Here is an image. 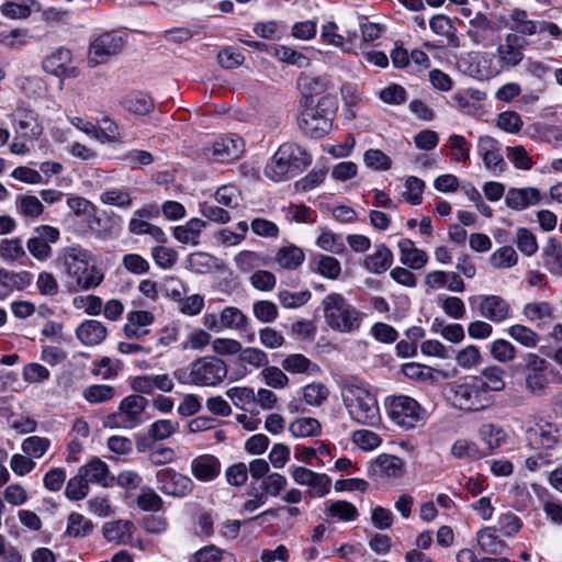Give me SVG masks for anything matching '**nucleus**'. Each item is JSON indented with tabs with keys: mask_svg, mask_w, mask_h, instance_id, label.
Wrapping results in <instances>:
<instances>
[{
	"mask_svg": "<svg viewBox=\"0 0 562 562\" xmlns=\"http://www.w3.org/2000/svg\"><path fill=\"white\" fill-rule=\"evenodd\" d=\"M325 324L339 334H353L360 330L366 313L350 303L344 294L331 292L321 302Z\"/></svg>",
	"mask_w": 562,
	"mask_h": 562,
	"instance_id": "nucleus-1",
	"label": "nucleus"
},
{
	"mask_svg": "<svg viewBox=\"0 0 562 562\" xmlns=\"http://www.w3.org/2000/svg\"><path fill=\"white\" fill-rule=\"evenodd\" d=\"M442 393L454 408L468 413L483 411L492 404L491 395L483 389V379L479 376L449 382Z\"/></svg>",
	"mask_w": 562,
	"mask_h": 562,
	"instance_id": "nucleus-2",
	"label": "nucleus"
},
{
	"mask_svg": "<svg viewBox=\"0 0 562 562\" xmlns=\"http://www.w3.org/2000/svg\"><path fill=\"white\" fill-rule=\"evenodd\" d=\"M337 102L333 95H323L316 103L302 106L297 117L301 132L311 138H322L333 128Z\"/></svg>",
	"mask_w": 562,
	"mask_h": 562,
	"instance_id": "nucleus-3",
	"label": "nucleus"
},
{
	"mask_svg": "<svg viewBox=\"0 0 562 562\" xmlns=\"http://www.w3.org/2000/svg\"><path fill=\"white\" fill-rule=\"evenodd\" d=\"M227 372L224 360L215 356H205L194 360L189 368L175 370L173 376L180 384L215 386L226 378Z\"/></svg>",
	"mask_w": 562,
	"mask_h": 562,
	"instance_id": "nucleus-4",
	"label": "nucleus"
},
{
	"mask_svg": "<svg viewBox=\"0 0 562 562\" xmlns=\"http://www.w3.org/2000/svg\"><path fill=\"white\" fill-rule=\"evenodd\" d=\"M92 255L80 246L66 249L64 265L69 277L74 278L80 290L87 291L101 284L104 279L100 269L91 265Z\"/></svg>",
	"mask_w": 562,
	"mask_h": 562,
	"instance_id": "nucleus-5",
	"label": "nucleus"
},
{
	"mask_svg": "<svg viewBox=\"0 0 562 562\" xmlns=\"http://www.w3.org/2000/svg\"><path fill=\"white\" fill-rule=\"evenodd\" d=\"M551 364L538 353L527 352L520 361L513 366L515 373L524 375L525 389L533 396H542L550 384L549 370Z\"/></svg>",
	"mask_w": 562,
	"mask_h": 562,
	"instance_id": "nucleus-6",
	"label": "nucleus"
},
{
	"mask_svg": "<svg viewBox=\"0 0 562 562\" xmlns=\"http://www.w3.org/2000/svg\"><path fill=\"white\" fill-rule=\"evenodd\" d=\"M353 420L367 426H375L380 422V411L375 396L368 390L352 386L344 398Z\"/></svg>",
	"mask_w": 562,
	"mask_h": 562,
	"instance_id": "nucleus-7",
	"label": "nucleus"
},
{
	"mask_svg": "<svg viewBox=\"0 0 562 562\" xmlns=\"http://www.w3.org/2000/svg\"><path fill=\"white\" fill-rule=\"evenodd\" d=\"M148 406V400L139 394L125 396L117 408V412L109 414L103 425L106 428L133 429L144 423V413Z\"/></svg>",
	"mask_w": 562,
	"mask_h": 562,
	"instance_id": "nucleus-8",
	"label": "nucleus"
},
{
	"mask_svg": "<svg viewBox=\"0 0 562 562\" xmlns=\"http://www.w3.org/2000/svg\"><path fill=\"white\" fill-rule=\"evenodd\" d=\"M385 409L390 419L406 430L415 428L426 418L425 408L415 398L407 395L387 397Z\"/></svg>",
	"mask_w": 562,
	"mask_h": 562,
	"instance_id": "nucleus-9",
	"label": "nucleus"
},
{
	"mask_svg": "<svg viewBox=\"0 0 562 562\" xmlns=\"http://www.w3.org/2000/svg\"><path fill=\"white\" fill-rule=\"evenodd\" d=\"M201 156L213 162L227 164L244 153V142L236 135H222L200 149Z\"/></svg>",
	"mask_w": 562,
	"mask_h": 562,
	"instance_id": "nucleus-10",
	"label": "nucleus"
},
{
	"mask_svg": "<svg viewBox=\"0 0 562 562\" xmlns=\"http://www.w3.org/2000/svg\"><path fill=\"white\" fill-rule=\"evenodd\" d=\"M125 40L116 32H105L99 35L89 47V63L93 66L106 63L124 47Z\"/></svg>",
	"mask_w": 562,
	"mask_h": 562,
	"instance_id": "nucleus-11",
	"label": "nucleus"
},
{
	"mask_svg": "<svg viewBox=\"0 0 562 562\" xmlns=\"http://www.w3.org/2000/svg\"><path fill=\"white\" fill-rule=\"evenodd\" d=\"M157 487L166 495L173 497L188 496L194 486L193 481L171 468H165L157 472Z\"/></svg>",
	"mask_w": 562,
	"mask_h": 562,
	"instance_id": "nucleus-12",
	"label": "nucleus"
},
{
	"mask_svg": "<svg viewBox=\"0 0 562 562\" xmlns=\"http://www.w3.org/2000/svg\"><path fill=\"white\" fill-rule=\"evenodd\" d=\"M60 238V232L57 227L50 225H41L34 229L27 243L29 252L38 261H46L52 256V244Z\"/></svg>",
	"mask_w": 562,
	"mask_h": 562,
	"instance_id": "nucleus-13",
	"label": "nucleus"
},
{
	"mask_svg": "<svg viewBox=\"0 0 562 562\" xmlns=\"http://www.w3.org/2000/svg\"><path fill=\"white\" fill-rule=\"evenodd\" d=\"M16 134L29 140L37 139L43 133V126L35 111L24 105L16 106L10 115Z\"/></svg>",
	"mask_w": 562,
	"mask_h": 562,
	"instance_id": "nucleus-14",
	"label": "nucleus"
},
{
	"mask_svg": "<svg viewBox=\"0 0 562 562\" xmlns=\"http://www.w3.org/2000/svg\"><path fill=\"white\" fill-rule=\"evenodd\" d=\"M528 42L520 35L508 33L503 44L497 47V58L501 69H512L524 59V48Z\"/></svg>",
	"mask_w": 562,
	"mask_h": 562,
	"instance_id": "nucleus-15",
	"label": "nucleus"
},
{
	"mask_svg": "<svg viewBox=\"0 0 562 562\" xmlns=\"http://www.w3.org/2000/svg\"><path fill=\"white\" fill-rule=\"evenodd\" d=\"M71 60V50L66 47H59L43 59L42 68L45 72L58 78H72L77 76V69L70 67Z\"/></svg>",
	"mask_w": 562,
	"mask_h": 562,
	"instance_id": "nucleus-16",
	"label": "nucleus"
},
{
	"mask_svg": "<svg viewBox=\"0 0 562 562\" xmlns=\"http://www.w3.org/2000/svg\"><path fill=\"white\" fill-rule=\"evenodd\" d=\"M477 154L482 158L486 169L502 173L506 169V162L501 153V144L492 136H480L477 140Z\"/></svg>",
	"mask_w": 562,
	"mask_h": 562,
	"instance_id": "nucleus-17",
	"label": "nucleus"
},
{
	"mask_svg": "<svg viewBox=\"0 0 562 562\" xmlns=\"http://www.w3.org/2000/svg\"><path fill=\"white\" fill-rule=\"evenodd\" d=\"M560 431L559 428L551 424H538L535 428L527 431L529 445L538 450L549 451L553 449L559 442Z\"/></svg>",
	"mask_w": 562,
	"mask_h": 562,
	"instance_id": "nucleus-18",
	"label": "nucleus"
},
{
	"mask_svg": "<svg viewBox=\"0 0 562 562\" xmlns=\"http://www.w3.org/2000/svg\"><path fill=\"white\" fill-rule=\"evenodd\" d=\"M479 311L482 317L502 323L510 316V304L499 295L482 296Z\"/></svg>",
	"mask_w": 562,
	"mask_h": 562,
	"instance_id": "nucleus-19",
	"label": "nucleus"
},
{
	"mask_svg": "<svg viewBox=\"0 0 562 562\" xmlns=\"http://www.w3.org/2000/svg\"><path fill=\"white\" fill-rule=\"evenodd\" d=\"M297 88L301 91V106L315 103V97L326 95L327 81L323 77H314L307 74H301L297 78Z\"/></svg>",
	"mask_w": 562,
	"mask_h": 562,
	"instance_id": "nucleus-20",
	"label": "nucleus"
},
{
	"mask_svg": "<svg viewBox=\"0 0 562 562\" xmlns=\"http://www.w3.org/2000/svg\"><path fill=\"white\" fill-rule=\"evenodd\" d=\"M541 200V193L537 188H510L505 195V204L515 211H521L530 205H536Z\"/></svg>",
	"mask_w": 562,
	"mask_h": 562,
	"instance_id": "nucleus-21",
	"label": "nucleus"
},
{
	"mask_svg": "<svg viewBox=\"0 0 562 562\" xmlns=\"http://www.w3.org/2000/svg\"><path fill=\"white\" fill-rule=\"evenodd\" d=\"M402 373L409 380L416 382L438 383L448 378V373L418 362H408L402 366Z\"/></svg>",
	"mask_w": 562,
	"mask_h": 562,
	"instance_id": "nucleus-22",
	"label": "nucleus"
},
{
	"mask_svg": "<svg viewBox=\"0 0 562 562\" xmlns=\"http://www.w3.org/2000/svg\"><path fill=\"white\" fill-rule=\"evenodd\" d=\"M88 483L99 484L104 487L112 486L114 476H110L109 467L99 458L92 459L78 470Z\"/></svg>",
	"mask_w": 562,
	"mask_h": 562,
	"instance_id": "nucleus-23",
	"label": "nucleus"
},
{
	"mask_svg": "<svg viewBox=\"0 0 562 562\" xmlns=\"http://www.w3.org/2000/svg\"><path fill=\"white\" fill-rule=\"evenodd\" d=\"M192 474L201 482L215 480L221 473V462L212 454H202L191 463Z\"/></svg>",
	"mask_w": 562,
	"mask_h": 562,
	"instance_id": "nucleus-24",
	"label": "nucleus"
},
{
	"mask_svg": "<svg viewBox=\"0 0 562 562\" xmlns=\"http://www.w3.org/2000/svg\"><path fill=\"white\" fill-rule=\"evenodd\" d=\"M542 265L546 270L555 277H562V243L550 237L542 248Z\"/></svg>",
	"mask_w": 562,
	"mask_h": 562,
	"instance_id": "nucleus-25",
	"label": "nucleus"
},
{
	"mask_svg": "<svg viewBox=\"0 0 562 562\" xmlns=\"http://www.w3.org/2000/svg\"><path fill=\"white\" fill-rule=\"evenodd\" d=\"M400 250V261L402 265L418 270L428 261V255L425 250L416 248L415 243L409 238H403L397 244Z\"/></svg>",
	"mask_w": 562,
	"mask_h": 562,
	"instance_id": "nucleus-26",
	"label": "nucleus"
},
{
	"mask_svg": "<svg viewBox=\"0 0 562 562\" xmlns=\"http://www.w3.org/2000/svg\"><path fill=\"white\" fill-rule=\"evenodd\" d=\"M106 327L95 319H87L76 329L77 338L86 346L100 345L106 338Z\"/></svg>",
	"mask_w": 562,
	"mask_h": 562,
	"instance_id": "nucleus-27",
	"label": "nucleus"
},
{
	"mask_svg": "<svg viewBox=\"0 0 562 562\" xmlns=\"http://www.w3.org/2000/svg\"><path fill=\"white\" fill-rule=\"evenodd\" d=\"M288 148H279L265 168V175L273 181H282L297 173H294L289 161L284 159Z\"/></svg>",
	"mask_w": 562,
	"mask_h": 562,
	"instance_id": "nucleus-28",
	"label": "nucleus"
},
{
	"mask_svg": "<svg viewBox=\"0 0 562 562\" xmlns=\"http://www.w3.org/2000/svg\"><path fill=\"white\" fill-rule=\"evenodd\" d=\"M392 263L393 254L384 244L376 245L374 252L368 255L363 260L364 268L374 274L384 273L391 268Z\"/></svg>",
	"mask_w": 562,
	"mask_h": 562,
	"instance_id": "nucleus-29",
	"label": "nucleus"
},
{
	"mask_svg": "<svg viewBox=\"0 0 562 562\" xmlns=\"http://www.w3.org/2000/svg\"><path fill=\"white\" fill-rule=\"evenodd\" d=\"M431 31L440 36H445L448 41V46L458 48L460 47V40L457 35V29L450 18L443 14H436L429 21Z\"/></svg>",
	"mask_w": 562,
	"mask_h": 562,
	"instance_id": "nucleus-30",
	"label": "nucleus"
},
{
	"mask_svg": "<svg viewBox=\"0 0 562 562\" xmlns=\"http://www.w3.org/2000/svg\"><path fill=\"white\" fill-rule=\"evenodd\" d=\"M207 223L200 218H191L184 225L173 228V237L182 244L198 245L202 231Z\"/></svg>",
	"mask_w": 562,
	"mask_h": 562,
	"instance_id": "nucleus-31",
	"label": "nucleus"
},
{
	"mask_svg": "<svg viewBox=\"0 0 562 562\" xmlns=\"http://www.w3.org/2000/svg\"><path fill=\"white\" fill-rule=\"evenodd\" d=\"M89 229L100 239L112 238L116 234L113 218L105 213L97 214L94 210L87 218Z\"/></svg>",
	"mask_w": 562,
	"mask_h": 562,
	"instance_id": "nucleus-32",
	"label": "nucleus"
},
{
	"mask_svg": "<svg viewBox=\"0 0 562 562\" xmlns=\"http://www.w3.org/2000/svg\"><path fill=\"white\" fill-rule=\"evenodd\" d=\"M311 265L318 274L329 280H337L341 274L339 260L328 255H314L311 259Z\"/></svg>",
	"mask_w": 562,
	"mask_h": 562,
	"instance_id": "nucleus-33",
	"label": "nucleus"
},
{
	"mask_svg": "<svg viewBox=\"0 0 562 562\" xmlns=\"http://www.w3.org/2000/svg\"><path fill=\"white\" fill-rule=\"evenodd\" d=\"M33 281V274L29 271L13 272L0 269V285L9 294L10 292L26 289Z\"/></svg>",
	"mask_w": 562,
	"mask_h": 562,
	"instance_id": "nucleus-34",
	"label": "nucleus"
},
{
	"mask_svg": "<svg viewBox=\"0 0 562 562\" xmlns=\"http://www.w3.org/2000/svg\"><path fill=\"white\" fill-rule=\"evenodd\" d=\"M281 367L291 374H312L319 371V367L302 353L286 356L282 360Z\"/></svg>",
	"mask_w": 562,
	"mask_h": 562,
	"instance_id": "nucleus-35",
	"label": "nucleus"
},
{
	"mask_svg": "<svg viewBox=\"0 0 562 562\" xmlns=\"http://www.w3.org/2000/svg\"><path fill=\"white\" fill-rule=\"evenodd\" d=\"M279 148H288L284 159L289 161L294 173H300L312 164V156L295 143H284Z\"/></svg>",
	"mask_w": 562,
	"mask_h": 562,
	"instance_id": "nucleus-36",
	"label": "nucleus"
},
{
	"mask_svg": "<svg viewBox=\"0 0 562 562\" xmlns=\"http://www.w3.org/2000/svg\"><path fill=\"white\" fill-rule=\"evenodd\" d=\"M159 214L158 209L155 205H146L134 212V216L128 223V231L133 235L147 234L150 223L148 220L156 217Z\"/></svg>",
	"mask_w": 562,
	"mask_h": 562,
	"instance_id": "nucleus-37",
	"label": "nucleus"
},
{
	"mask_svg": "<svg viewBox=\"0 0 562 562\" xmlns=\"http://www.w3.org/2000/svg\"><path fill=\"white\" fill-rule=\"evenodd\" d=\"M122 105L126 111L136 115H146L155 108L153 98L143 92L126 95Z\"/></svg>",
	"mask_w": 562,
	"mask_h": 562,
	"instance_id": "nucleus-38",
	"label": "nucleus"
},
{
	"mask_svg": "<svg viewBox=\"0 0 562 562\" xmlns=\"http://www.w3.org/2000/svg\"><path fill=\"white\" fill-rule=\"evenodd\" d=\"M304 259V251L294 245L281 247L276 254V261L280 267L288 270L299 268L303 263Z\"/></svg>",
	"mask_w": 562,
	"mask_h": 562,
	"instance_id": "nucleus-39",
	"label": "nucleus"
},
{
	"mask_svg": "<svg viewBox=\"0 0 562 562\" xmlns=\"http://www.w3.org/2000/svg\"><path fill=\"white\" fill-rule=\"evenodd\" d=\"M477 543L484 552L491 554H501L507 547L493 527H486L477 532Z\"/></svg>",
	"mask_w": 562,
	"mask_h": 562,
	"instance_id": "nucleus-40",
	"label": "nucleus"
},
{
	"mask_svg": "<svg viewBox=\"0 0 562 562\" xmlns=\"http://www.w3.org/2000/svg\"><path fill=\"white\" fill-rule=\"evenodd\" d=\"M509 18L513 22L510 29L515 34L530 36L538 33L539 22L529 20L526 10L515 8L510 11Z\"/></svg>",
	"mask_w": 562,
	"mask_h": 562,
	"instance_id": "nucleus-41",
	"label": "nucleus"
},
{
	"mask_svg": "<svg viewBox=\"0 0 562 562\" xmlns=\"http://www.w3.org/2000/svg\"><path fill=\"white\" fill-rule=\"evenodd\" d=\"M220 323L223 328L246 331L248 328V317L235 306H226L220 314Z\"/></svg>",
	"mask_w": 562,
	"mask_h": 562,
	"instance_id": "nucleus-42",
	"label": "nucleus"
},
{
	"mask_svg": "<svg viewBox=\"0 0 562 562\" xmlns=\"http://www.w3.org/2000/svg\"><path fill=\"white\" fill-rule=\"evenodd\" d=\"M480 439L486 445L490 452L498 449L507 439L505 430L494 424H484L479 430Z\"/></svg>",
	"mask_w": 562,
	"mask_h": 562,
	"instance_id": "nucleus-43",
	"label": "nucleus"
},
{
	"mask_svg": "<svg viewBox=\"0 0 562 562\" xmlns=\"http://www.w3.org/2000/svg\"><path fill=\"white\" fill-rule=\"evenodd\" d=\"M93 528L94 525L90 519L86 518L82 514L74 512L68 516L65 536L85 538L92 532Z\"/></svg>",
	"mask_w": 562,
	"mask_h": 562,
	"instance_id": "nucleus-44",
	"label": "nucleus"
},
{
	"mask_svg": "<svg viewBox=\"0 0 562 562\" xmlns=\"http://www.w3.org/2000/svg\"><path fill=\"white\" fill-rule=\"evenodd\" d=\"M0 258L4 261H19L21 265L30 261L20 238L3 239L0 243Z\"/></svg>",
	"mask_w": 562,
	"mask_h": 562,
	"instance_id": "nucleus-45",
	"label": "nucleus"
},
{
	"mask_svg": "<svg viewBox=\"0 0 562 562\" xmlns=\"http://www.w3.org/2000/svg\"><path fill=\"white\" fill-rule=\"evenodd\" d=\"M18 213L26 218L35 220L44 212V205L35 195L20 194L15 199Z\"/></svg>",
	"mask_w": 562,
	"mask_h": 562,
	"instance_id": "nucleus-46",
	"label": "nucleus"
},
{
	"mask_svg": "<svg viewBox=\"0 0 562 562\" xmlns=\"http://www.w3.org/2000/svg\"><path fill=\"white\" fill-rule=\"evenodd\" d=\"M289 430L292 436L297 438L316 437L321 435L322 426L316 418L302 417L293 420L289 426Z\"/></svg>",
	"mask_w": 562,
	"mask_h": 562,
	"instance_id": "nucleus-47",
	"label": "nucleus"
},
{
	"mask_svg": "<svg viewBox=\"0 0 562 562\" xmlns=\"http://www.w3.org/2000/svg\"><path fill=\"white\" fill-rule=\"evenodd\" d=\"M446 147L450 149L449 157L454 162H465L470 159L471 144L464 136L452 134L448 137Z\"/></svg>",
	"mask_w": 562,
	"mask_h": 562,
	"instance_id": "nucleus-48",
	"label": "nucleus"
},
{
	"mask_svg": "<svg viewBox=\"0 0 562 562\" xmlns=\"http://www.w3.org/2000/svg\"><path fill=\"white\" fill-rule=\"evenodd\" d=\"M374 467L389 477H401L404 474V462L401 458L391 454H381L375 459ZM376 472V469H374Z\"/></svg>",
	"mask_w": 562,
	"mask_h": 562,
	"instance_id": "nucleus-49",
	"label": "nucleus"
},
{
	"mask_svg": "<svg viewBox=\"0 0 562 562\" xmlns=\"http://www.w3.org/2000/svg\"><path fill=\"white\" fill-rule=\"evenodd\" d=\"M269 54L279 60L297 67H306L310 65L308 58L301 52L283 45H271Z\"/></svg>",
	"mask_w": 562,
	"mask_h": 562,
	"instance_id": "nucleus-50",
	"label": "nucleus"
},
{
	"mask_svg": "<svg viewBox=\"0 0 562 562\" xmlns=\"http://www.w3.org/2000/svg\"><path fill=\"white\" fill-rule=\"evenodd\" d=\"M82 396L90 404H102L116 396V389L106 384H92L83 390Z\"/></svg>",
	"mask_w": 562,
	"mask_h": 562,
	"instance_id": "nucleus-51",
	"label": "nucleus"
},
{
	"mask_svg": "<svg viewBox=\"0 0 562 562\" xmlns=\"http://www.w3.org/2000/svg\"><path fill=\"white\" fill-rule=\"evenodd\" d=\"M508 336L526 348H535L540 342V336L531 328L515 324L508 327Z\"/></svg>",
	"mask_w": 562,
	"mask_h": 562,
	"instance_id": "nucleus-52",
	"label": "nucleus"
},
{
	"mask_svg": "<svg viewBox=\"0 0 562 562\" xmlns=\"http://www.w3.org/2000/svg\"><path fill=\"white\" fill-rule=\"evenodd\" d=\"M504 375V369L497 366L486 367L482 370L481 378L483 379V389L486 394H490V391L501 392L505 389Z\"/></svg>",
	"mask_w": 562,
	"mask_h": 562,
	"instance_id": "nucleus-53",
	"label": "nucleus"
},
{
	"mask_svg": "<svg viewBox=\"0 0 562 562\" xmlns=\"http://www.w3.org/2000/svg\"><path fill=\"white\" fill-rule=\"evenodd\" d=\"M327 514L342 521L356 520L359 516L357 507L347 501H330L327 503Z\"/></svg>",
	"mask_w": 562,
	"mask_h": 562,
	"instance_id": "nucleus-54",
	"label": "nucleus"
},
{
	"mask_svg": "<svg viewBox=\"0 0 562 562\" xmlns=\"http://www.w3.org/2000/svg\"><path fill=\"white\" fill-rule=\"evenodd\" d=\"M132 522L130 521H112L103 526V536L110 542L121 543L131 537Z\"/></svg>",
	"mask_w": 562,
	"mask_h": 562,
	"instance_id": "nucleus-55",
	"label": "nucleus"
},
{
	"mask_svg": "<svg viewBox=\"0 0 562 562\" xmlns=\"http://www.w3.org/2000/svg\"><path fill=\"white\" fill-rule=\"evenodd\" d=\"M518 261V255L512 246H504L495 250L490 262L496 269H507L514 267Z\"/></svg>",
	"mask_w": 562,
	"mask_h": 562,
	"instance_id": "nucleus-56",
	"label": "nucleus"
},
{
	"mask_svg": "<svg viewBox=\"0 0 562 562\" xmlns=\"http://www.w3.org/2000/svg\"><path fill=\"white\" fill-rule=\"evenodd\" d=\"M425 186L424 180L415 176H408L405 179V191L403 192V198L411 205H419L423 201Z\"/></svg>",
	"mask_w": 562,
	"mask_h": 562,
	"instance_id": "nucleus-57",
	"label": "nucleus"
},
{
	"mask_svg": "<svg viewBox=\"0 0 562 562\" xmlns=\"http://www.w3.org/2000/svg\"><path fill=\"white\" fill-rule=\"evenodd\" d=\"M522 314L529 322L552 318L553 307L549 302L544 301L527 303L522 308Z\"/></svg>",
	"mask_w": 562,
	"mask_h": 562,
	"instance_id": "nucleus-58",
	"label": "nucleus"
},
{
	"mask_svg": "<svg viewBox=\"0 0 562 562\" xmlns=\"http://www.w3.org/2000/svg\"><path fill=\"white\" fill-rule=\"evenodd\" d=\"M451 453L457 459L477 460L483 457L479 446L467 439L457 440L451 447Z\"/></svg>",
	"mask_w": 562,
	"mask_h": 562,
	"instance_id": "nucleus-59",
	"label": "nucleus"
},
{
	"mask_svg": "<svg viewBox=\"0 0 562 562\" xmlns=\"http://www.w3.org/2000/svg\"><path fill=\"white\" fill-rule=\"evenodd\" d=\"M316 244L323 250L331 254L342 255L346 251L342 236L331 232H323L318 236Z\"/></svg>",
	"mask_w": 562,
	"mask_h": 562,
	"instance_id": "nucleus-60",
	"label": "nucleus"
},
{
	"mask_svg": "<svg viewBox=\"0 0 562 562\" xmlns=\"http://www.w3.org/2000/svg\"><path fill=\"white\" fill-rule=\"evenodd\" d=\"M363 161L368 168L375 171H386L392 167V159L380 149L366 150Z\"/></svg>",
	"mask_w": 562,
	"mask_h": 562,
	"instance_id": "nucleus-61",
	"label": "nucleus"
},
{
	"mask_svg": "<svg viewBox=\"0 0 562 562\" xmlns=\"http://www.w3.org/2000/svg\"><path fill=\"white\" fill-rule=\"evenodd\" d=\"M492 357L498 362L513 361L517 355L516 347L505 339H496L490 346Z\"/></svg>",
	"mask_w": 562,
	"mask_h": 562,
	"instance_id": "nucleus-62",
	"label": "nucleus"
},
{
	"mask_svg": "<svg viewBox=\"0 0 562 562\" xmlns=\"http://www.w3.org/2000/svg\"><path fill=\"white\" fill-rule=\"evenodd\" d=\"M312 297L308 290L300 292H290L288 290L279 291L278 299L280 304L285 308H299L305 305Z\"/></svg>",
	"mask_w": 562,
	"mask_h": 562,
	"instance_id": "nucleus-63",
	"label": "nucleus"
},
{
	"mask_svg": "<svg viewBox=\"0 0 562 562\" xmlns=\"http://www.w3.org/2000/svg\"><path fill=\"white\" fill-rule=\"evenodd\" d=\"M224 549L215 544H207L195 551L188 562H222Z\"/></svg>",
	"mask_w": 562,
	"mask_h": 562,
	"instance_id": "nucleus-64",
	"label": "nucleus"
}]
</instances>
